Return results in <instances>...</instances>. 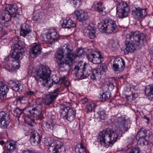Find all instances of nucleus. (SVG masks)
Wrapping results in <instances>:
<instances>
[{"label":"nucleus","instance_id":"nucleus-1","mask_svg":"<svg viewBox=\"0 0 153 153\" xmlns=\"http://www.w3.org/2000/svg\"><path fill=\"white\" fill-rule=\"evenodd\" d=\"M85 53L84 49L79 48L74 53L72 47L70 45H66L57 51L55 55L58 68L60 71H64L65 64L69 65L76 57L82 56Z\"/></svg>","mask_w":153,"mask_h":153},{"label":"nucleus","instance_id":"nucleus-2","mask_svg":"<svg viewBox=\"0 0 153 153\" xmlns=\"http://www.w3.org/2000/svg\"><path fill=\"white\" fill-rule=\"evenodd\" d=\"M16 39V40L15 39H13L14 44L12 55L6 58L4 62L2 63L4 68L10 72L19 68V65L18 60L22 59L25 52L24 46L23 45H20L21 42L17 41L18 38Z\"/></svg>","mask_w":153,"mask_h":153},{"label":"nucleus","instance_id":"nucleus-3","mask_svg":"<svg viewBox=\"0 0 153 153\" xmlns=\"http://www.w3.org/2000/svg\"><path fill=\"white\" fill-rule=\"evenodd\" d=\"M31 73L32 75L37 82H42L44 86L49 88L53 85L58 84L60 81L62 82L66 78L65 76H64L58 80L52 79L51 80V70L48 67L45 65L39 66L36 69H33L31 71Z\"/></svg>","mask_w":153,"mask_h":153},{"label":"nucleus","instance_id":"nucleus-4","mask_svg":"<svg viewBox=\"0 0 153 153\" xmlns=\"http://www.w3.org/2000/svg\"><path fill=\"white\" fill-rule=\"evenodd\" d=\"M147 43V40L143 33L139 32L130 33L126 36V47L124 52L127 53L133 52L136 50L135 44L136 46L141 48Z\"/></svg>","mask_w":153,"mask_h":153},{"label":"nucleus","instance_id":"nucleus-5","mask_svg":"<svg viewBox=\"0 0 153 153\" xmlns=\"http://www.w3.org/2000/svg\"><path fill=\"white\" fill-rule=\"evenodd\" d=\"M99 27L102 32L111 34L115 32L117 26L114 20L106 19L99 24Z\"/></svg>","mask_w":153,"mask_h":153},{"label":"nucleus","instance_id":"nucleus-6","mask_svg":"<svg viewBox=\"0 0 153 153\" xmlns=\"http://www.w3.org/2000/svg\"><path fill=\"white\" fill-rule=\"evenodd\" d=\"M87 57L90 61L95 64H100L103 60V54L99 50L92 51L91 49H88Z\"/></svg>","mask_w":153,"mask_h":153},{"label":"nucleus","instance_id":"nucleus-7","mask_svg":"<svg viewBox=\"0 0 153 153\" xmlns=\"http://www.w3.org/2000/svg\"><path fill=\"white\" fill-rule=\"evenodd\" d=\"M60 113L61 118L69 121H73L75 119L76 112L69 107L65 106L62 108Z\"/></svg>","mask_w":153,"mask_h":153},{"label":"nucleus","instance_id":"nucleus-8","mask_svg":"<svg viewBox=\"0 0 153 153\" xmlns=\"http://www.w3.org/2000/svg\"><path fill=\"white\" fill-rule=\"evenodd\" d=\"M62 90L61 88V85L58 84L57 87L52 92L47 94L43 103L45 105H49L51 104L56 99L58 96L60 94V92Z\"/></svg>","mask_w":153,"mask_h":153},{"label":"nucleus","instance_id":"nucleus-9","mask_svg":"<svg viewBox=\"0 0 153 153\" xmlns=\"http://www.w3.org/2000/svg\"><path fill=\"white\" fill-rule=\"evenodd\" d=\"M149 131L145 128H141L137 133V138L138 137V143L141 145H145L148 144L149 138L150 135Z\"/></svg>","mask_w":153,"mask_h":153},{"label":"nucleus","instance_id":"nucleus-10","mask_svg":"<svg viewBox=\"0 0 153 153\" xmlns=\"http://www.w3.org/2000/svg\"><path fill=\"white\" fill-rule=\"evenodd\" d=\"M110 137L109 129H107L100 132L99 139L101 145L107 147H108L110 145Z\"/></svg>","mask_w":153,"mask_h":153},{"label":"nucleus","instance_id":"nucleus-11","mask_svg":"<svg viewBox=\"0 0 153 153\" xmlns=\"http://www.w3.org/2000/svg\"><path fill=\"white\" fill-rule=\"evenodd\" d=\"M125 68V63L121 58H115L113 62L112 68L116 74H119L123 71Z\"/></svg>","mask_w":153,"mask_h":153},{"label":"nucleus","instance_id":"nucleus-12","mask_svg":"<svg viewBox=\"0 0 153 153\" xmlns=\"http://www.w3.org/2000/svg\"><path fill=\"white\" fill-rule=\"evenodd\" d=\"M17 11V10H3L1 19L3 20L6 19V21L11 20L12 17H15L19 15Z\"/></svg>","mask_w":153,"mask_h":153},{"label":"nucleus","instance_id":"nucleus-13","mask_svg":"<svg viewBox=\"0 0 153 153\" xmlns=\"http://www.w3.org/2000/svg\"><path fill=\"white\" fill-rule=\"evenodd\" d=\"M129 127L127 120H123L121 121H119L118 125L117 126V128L116 130L117 132H118L120 134H121L124 131H128Z\"/></svg>","mask_w":153,"mask_h":153},{"label":"nucleus","instance_id":"nucleus-14","mask_svg":"<svg viewBox=\"0 0 153 153\" xmlns=\"http://www.w3.org/2000/svg\"><path fill=\"white\" fill-rule=\"evenodd\" d=\"M65 149L63 143L57 144L53 147L50 146L48 149V153H65Z\"/></svg>","mask_w":153,"mask_h":153},{"label":"nucleus","instance_id":"nucleus-15","mask_svg":"<svg viewBox=\"0 0 153 153\" xmlns=\"http://www.w3.org/2000/svg\"><path fill=\"white\" fill-rule=\"evenodd\" d=\"M74 14L77 19L80 22H83L89 19L88 15L84 10H76Z\"/></svg>","mask_w":153,"mask_h":153},{"label":"nucleus","instance_id":"nucleus-16","mask_svg":"<svg viewBox=\"0 0 153 153\" xmlns=\"http://www.w3.org/2000/svg\"><path fill=\"white\" fill-rule=\"evenodd\" d=\"M41 51V46L39 44L34 43L31 46L30 52V56L32 58L39 54Z\"/></svg>","mask_w":153,"mask_h":153},{"label":"nucleus","instance_id":"nucleus-17","mask_svg":"<svg viewBox=\"0 0 153 153\" xmlns=\"http://www.w3.org/2000/svg\"><path fill=\"white\" fill-rule=\"evenodd\" d=\"M44 40L46 41L52 40L51 42L57 41L59 38V35L57 32L54 31L52 32H49L43 36Z\"/></svg>","mask_w":153,"mask_h":153},{"label":"nucleus","instance_id":"nucleus-18","mask_svg":"<svg viewBox=\"0 0 153 153\" xmlns=\"http://www.w3.org/2000/svg\"><path fill=\"white\" fill-rule=\"evenodd\" d=\"M83 32L87 33L89 38L91 39H94L97 35L95 27H91L90 25L85 28Z\"/></svg>","mask_w":153,"mask_h":153},{"label":"nucleus","instance_id":"nucleus-19","mask_svg":"<svg viewBox=\"0 0 153 153\" xmlns=\"http://www.w3.org/2000/svg\"><path fill=\"white\" fill-rule=\"evenodd\" d=\"M7 116V113L2 111L0 112V127L1 128H6L9 124V121L6 120Z\"/></svg>","mask_w":153,"mask_h":153},{"label":"nucleus","instance_id":"nucleus-20","mask_svg":"<svg viewBox=\"0 0 153 153\" xmlns=\"http://www.w3.org/2000/svg\"><path fill=\"white\" fill-rule=\"evenodd\" d=\"M9 88L8 85L2 81H0V98L3 100L6 97Z\"/></svg>","mask_w":153,"mask_h":153},{"label":"nucleus","instance_id":"nucleus-21","mask_svg":"<svg viewBox=\"0 0 153 153\" xmlns=\"http://www.w3.org/2000/svg\"><path fill=\"white\" fill-rule=\"evenodd\" d=\"M62 25L63 28L69 29L71 27H74L76 26V24L69 18H67L63 20Z\"/></svg>","mask_w":153,"mask_h":153},{"label":"nucleus","instance_id":"nucleus-22","mask_svg":"<svg viewBox=\"0 0 153 153\" xmlns=\"http://www.w3.org/2000/svg\"><path fill=\"white\" fill-rule=\"evenodd\" d=\"M42 138V134L39 131H34L31 138L32 141L36 144H38L41 142Z\"/></svg>","mask_w":153,"mask_h":153},{"label":"nucleus","instance_id":"nucleus-23","mask_svg":"<svg viewBox=\"0 0 153 153\" xmlns=\"http://www.w3.org/2000/svg\"><path fill=\"white\" fill-rule=\"evenodd\" d=\"M20 35L24 37L29 33L31 31L29 25L26 24L21 25L20 26Z\"/></svg>","mask_w":153,"mask_h":153},{"label":"nucleus","instance_id":"nucleus-24","mask_svg":"<svg viewBox=\"0 0 153 153\" xmlns=\"http://www.w3.org/2000/svg\"><path fill=\"white\" fill-rule=\"evenodd\" d=\"M109 131L111 139L110 145H112L117 141L118 136L120 134L118 132H117L116 130H114L109 129Z\"/></svg>","mask_w":153,"mask_h":153},{"label":"nucleus","instance_id":"nucleus-25","mask_svg":"<svg viewBox=\"0 0 153 153\" xmlns=\"http://www.w3.org/2000/svg\"><path fill=\"white\" fill-rule=\"evenodd\" d=\"M145 92L150 100H153V84L147 86L145 88Z\"/></svg>","mask_w":153,"mask_h":153},{"label":"nucleus","instance_id":"nucleus-26","mask_svg":"<svg viewBox=\"0 0 153 153\" xmlns=\"http://www.w3.org/2000/svg\"><path fill=\"white\" fill-rule=\"evenodd\" d=\"M73 71L76 74V76L80 79H82L87 77L85 75L84 69H82V68L80 69L77 68H74Z\"/></svg>","mask_w":153,"mask_h":153},{"label":"nucleus","instance_id":"nucleus-27","mask_svg":"<svg viewBox=\"0 0 153 153\" xmlns=\"http://www.w3.org/2000/svg\"><path fill=\"white\" fill-rule=\"evenodd\" d=\"M129 10H117L116 16L119 18H123L127 16Z\"/></svg>","mask_w":153,"mask_h":153},{"label":"nucleus","instance_id":"nucleus-28","mask_svg":"<svg viewBox=\"0 0 153 153\" xmlns=\"http://www.w3.org/2000/svg\"><path fill=\"white\" fill-rule=\"evenodd\" d=\"M28 112L30 114L33 115L34 116L38 117L40 118L42 117V111L37 109L35 108L32 107Z\"/></svg>","mask_w":153,"mask_h":153},{"label":"nucleus","instance_id":"nucleus-29","mask_svg":"<svg viewBox=\"0 0 153 153\" xmlns=\"http://www.w3.org/2000/svg\"><path fill=\"white\" fill-rule=\"evenodd\" d=\"M111 97V93L109 92H105L100 95L99 98L100 100L102 102H105L109 99Z\"/></svg>","mask_w":153,"mask_h":153},{"label":"nucleus","instance_id":"nucleus-30","mask_svg":"<svg viewBox=\"0 0 153 153\" xmlns=\"http://www.w3.org/2000/svg\"><path fill=\"white\" fill-rule=\"evenodd\" d=\"M98 69H95L92 71V74L90 77L93 80H96L100 77V73L99 72Z\"/></svg>","mask_w":153,"mask_h":153},{"label":"nucleus","instance_id":"nucleus-31","mask_svg":"<svg viewBox=\"0 0 153 153\" xmlns=\"http://www.w3.org/2000/svg\"><path fill=\"white\" fill-rule=\"evenodd\" d=\"M116 9L117 10H128L129 7L126 3L122 1L117 4Z\"/></svg>","mask_w":153,"mask_h":153},{"label":"nucleus","instance_id":"nucleus-32","mask_svg":"<svg viewBox=\"0 0 153 153\" xmlns=\"http://www.w3.org/2000/svg\"><path fill=\"white\" fill-rule=\"evenodd\" d=\"M56 125L51 121H48L46 123V128L48 131H53L56 128Z\"/></svg>","mask_w":153,"mask_h":153},{"label":"nucleus","instance_id":"nucleus-33","mask_svg":"<svg viewBox=\"0 0 153 153\" xmlns=\"http://www.w3.org/2000/svg\"><path fill=\"white\" fill-rule=\"evenodd\" d=\"M25 121V123L30 126H34L36 124L33 119L28 116H26L24 118Z\"/></svg>","mask_w":153,"mask_h":153},{"label":"nucleus","instance_id":"nucleus-34","mask_svg":"<svg viewBox=\"0 0 153 153\" xmlns=\"http://www.w3.org/2000/svg\"><path fill=\"white\" fill-rule=\"evenodd\" d=\"M16 142L13 141H11L10 142L9 146H7V149L11 153L16 149Z\"/></svg>","mask_w":153,"mask_h":153},{"label":"nucleus","instance_id":"nucleus-35","mask_svg":"<svg viewBox=\"0 0 153 153\" xmlns=\"http://www.w3.org/2000/svg\"><path fill=\"white\" fill-rule=\"evenodd\" d=\"M12 88L13 90L18 92H21L23 90L22 85L18 82L15 85H13Z\"/></svg>","mask_w":153,"mask_h":153},{"label":"nucleus","instance_id":"nucleus-36","mask_svg":"<svg viewBox=\"0 0 153 153\" xmlns=\"http://www.w3.org/2000/svg\"><path fill=\"white\" fill-rule=\"evenodd\" d=\"M92 8L94 10H103L105 8V7L103 6L101 2H94Z\"/></svg>","mask_w":153,"mask_h":153},{"label":"nucleus","instance_id":"nucleus-37","mask_svg":"<svg viewBox=\"0 0 153 153\" xmlns=\"http://www.w3.org/2000/svg\"><path fill=\"white\" fill-rule=\"evenodd\" d=\"M84 70L85 77H87L89 76L92 71V69L91 66L89 65H85V68H84Z\"/></svg>","mask_w":153,"mask_h":153},{"label":"nucleus","instance_id":"nucleus-38","mask_svg":"<svg viewBox=\"0 0 153 153\" xmlns=\"http://www.w3.org/2000/svg\"><path fill=\"white\" fill-rule=\"evenodd\" d=\"M37 11V10H34L33 14L32 19L35 22H39L41 20V16Z\"/></svg>","mask_w":153,"mask_h":153},{"label":"nucleus","instance_id":"nucleus-39","mask_svg":"<svg viewBox=\"0 0 153 153\" xmlns=\"http://www.w3.org/2000/svg\"><path fill=\"white\" fill-rule=\"evenodd\" d=\"M71 3H72L74 6L76 8L80 7L82 3V0H69Z\"/></svg>","mask_w":153,"mask_h":153},{"label":"nucleus","instance_id":"nucleus-40","mask_svg":"<svg viewBox=\"0 0 153 153\" xmlns=\"http://www.w3.org/2000/svg\"><path fill=\"white\" fill-rule=\"evenodd\" d=\"M96 106V104L94 103H91L88 104L86 107L87 112H88L94 111Z\"/></svg>","mask_w":153,"mask_h":153},{"label":"nucleus","instance_id":"nucleus-41","mask_svg":"<svg viewBox=\"0 0 153 153\" xmlns=\"http://www.w3.org/2000/svg\"><path fill=\"white\" fill-rule=\"evenodd\" d=\"M98 70L100 71V74H103L104 73H105L107 71V65L104 63L101 64L100 65V69Z\"/></svg>","mask_w":153,"mask_h":153},{"label":"nucleus","instance_id":"nucleus-42","mask_svg":"<svg viewBox=\"0 0 153 153\" xmlns=\"http://www.w3.org/2000/svg\"><path fill=\"white\" fill-rule=\"evenodd\" d=\"M19 9L18 5L16 4H7L6 5L5 10H18Z\"/></svg>","mask_w":153,"mask_h":153},{"label":"nucleus","instance_id":"nucleus-43","mask_svg":"<svg viewBox=\"0 0 153 153\" xmlns=\"http://www.w3.org/2000/svg\"><path fill=\"white\" fill-rule=\"evenodd\" d=\"M76 152L79 153H86V148L83 146L82 143H81L80 144V147L76 148Z\"/></svg>","mask_w":153,"mask_h":153},{"label":"nucleus","instance_id":"nucleus-44","mask_svg":"<svg viewBox=\"0 0 153 153\" xmlns=\"http://www.w3.org/2000/svg\"><path fill=\"white\" fill-rule=\"evenodd\" d=\"M118 44V43L117 41L111 40H110L109 42L108 46L110 48H112L118 46L119 45Z\"/></svg>","mask_w":153,"mask_h":153},{"label":"nucleus","instance_id":"nucleus-45","mask_svg":"<svg viewBox=\"0 0 153 153\" xmlns=\"http://www.w3.org/2000/svg\"><path fill=\"white\" fill-rule=\"evenodd\" d=\"M25 109H20L19 108H16L14 110L15 116L19 117L20 115L23 113Z\"/></svg>","mask_w":153,"mask_h":153},{"label":"nucleus","instance_id":"nucleus-46","mask_svg":"<svg viewBox=\"0 0 153 153\" xmlns=\"http://www.w3.org/2000/svg\"><path fill=\"white\" fill-rule=\"evenodd\" d=\"M26 100V97H22L17 98L15 101L13 102L14 105H16L18 103H21L22 102Z\"/></svg>","mask_w":153,"mask_h":153},{"label":"nucleus","instance_id":"nucleus-47","mask_svg":"<svg viewBox=\"0 0 153 153\" xmlns=\"http://www.w3.org/2000/svg\"><path fill=\"white\" fill-rule=\"evenodd\" d=\"M99 114V118L102 120H104L106 117V114L104 111H99L97 112Z\"/></svg>","mask_w":153,"mask_h":153},{"label":"nucleus","instance_id":"nucleus-48","mask_svg":"<svg viewBox=\"0 0 153 153\" xmlns=\"http://www.w3.org/2000/svg\"><path fill=\"white\" fill-rule=\"evenodd\" d=\"M132 12L139 17H142L143 16L142 10H133Z\"/></svg>","mask_w":153,"mask_h":153},{"label":"nucleus","instance_id":"nucleus-49","mask_svg":"<svg viewBox=\"0 0 153 153\" xmlns=\"http://www.w3.org/2000/svg\"><path fill=\"white\" fill-rule=\"evenodd\" d=\"M36 92V91H33L31 90L29 91L26 93L25 95L29 97H32L35 95Z\"/></svg>","mask_w":153,"mask_h":153},{"label":"nucleus","instance_id":"nucleus-50","mask_svg":"<svg viewBox=\"0 0 153 153\" xmlns=\"http://www.w3.org/2000/svg\"><path fill=\"white\" fill-rule=\"evenodd\" d=\"M85 65H86L85 63L83 62H79L78 64V65H76L75 66L74 68H82V69H84V68H85Z\"/></svg>","mask_w":153,"mask_h":153},{"label":"nucleus","instance_id":"nucleus-51","mask_svg":"<svg viewBox=\"0 0 153 153\" xmlns=\"http://www.w3.org/2000/svg\"><path fill=\"white\" fill-rule=\"evenodd\" d=\"M37 105L35 107H33L34 108H35L39 110L40 111H42V109H43L42 107V103H38V102L37 103Z\"/></svg>","mask_w":153,"mask_h":153},{"label":"nucleus","instance_id":"nucleus-52","mask_svg":"<svg viewBox=\"0 0 153 153\" xmlns=\"http://www.w3.org/2000/svg\"><path fill=\"white\" fill-rule=\"evenodd\" d=\"M18 82V81L15 80H10L9 81V84L12 88L13 85H15Z\"/></svg>","mask_w":153,"mask_h":153},{"label":"nucleus","instance_id":"nucleus-53","mask_svg":"<svg viewBox=\"0 0 153 153\" xmlns=\"http://www.w3.org/2000/svg\"><path fill=\"white\" fill-rule=\"evenodd\" d=\"M106 85L108 86V88L110 89H113L114 88V85L113 83L111 82H107L106 83Z\"/></svg>","mask_w":153,"mask_h":153},{"label":"nucleus","instance_id":"nucleus-54","mask_svg":"<svg viewBox=\"0 0 153 153\" xmlns=\"http://www.w3.org/2000/svg\"><path fill=\"white\" fill-rule=\"evenodd\" d=\"M70 84V82L69 81H66L64 83V85L65 86V88L66 89H68V86Z\"/></svg>","mask_w":153,"mask_h":153},{"label":"nucleus","instance_id":"nucleus-55","mask_svg":"<svg viewBox=\"0 0 153 153\" xmlns=\"http://www.w3.org/2000/svg\"><path fill=\"white\" fill-rule=\"evenodd\" d=\"M129 153H140L139 150L136 149H131Z\"/></svg>","mask_w":153,"mask_h":153},{"label":"nucleus","instance_id":"nucleus-56","mask_svg":"<svg viewBox=\"0 0 153 153\" xmlns=\"http://www.w3.org/2000/svg\"><path fill=\"white\" fill-rule=\"evenodd\" d=\"M97 12L100 14L102 15H105L106 13V11H103L104 10H96Z\"/></svg>","mask_w":153,"mask_h":153},{"label":"nucleus","instance_id":"nucleus-57","mask_svg":"<svg viewBox=\"0 0 153 153\" xmlns=\"http://www.w3.org/2000/svg\"><path fill=\"white\" fill-rule=\"evenodd\" d=\"M88 101V100L86 98L82 99L80 100L81 103L83 104L86 103Z\"/></svg>","mask_w":153,"mask_h":153},{"label":"nucleus","instance_id":"nucleus-58","mask_svg":"<svg viewBox=\"0 0 153 153\" xmlns=\"http://www.w3.org/2000/svg\"><path fill=\"white\" fill-rule=\"evenodd\" d=\"M22 153H35L33 152L32 150H24L22 151Z\"/></svg>","mask_w":153,"mask_h":153},{"label":"nucleus","instance_id":"nucleus-59","mask_svg":"<svg viewBox=\"0 0 153 153\" xmlns=\"http://www.w3.org/2000/svg\"><path fill=\"white\" fill-rule=\"evenodd\" d=\"M132 8L134 10V9H135V10H147V9H141L140 7L136 8L135 7H133Z\"/></svg>","mask_w":153,"mask_h":153},{"label":"nucleus","instance_id":"nucleus-60","mask_svg":"<svg viewBox=\"0 0 153 153\" xmlns=\"http://www.w3.org/2000/svg\"><path fill=\"white\" fill-rule=\"evenodd\" d=\"M144 118L146 119L147 120V123H149V121L150 120V119L149 118V117H147L145 115L144 116Z\"/></svg>","mask_w":153,"mask_h":153},{"label":"nucleus","instance_id":"nucleus-61","mask_svg":"<svg viewBox=\"0 0 153 153\" xmlns=\"http://www.w3.org/2000/svg\"><path fill=\"white\" fill-rule=\"evenodd\" d=\"M5 143V142L3 140H1V141H0V144L1 145H3Z\"/></svg>","mask_w":153,"mask_h":153},{"label":"nucleus","instance_id":"nucleus-62","mask_svg":"<svg viewBox=\"0 0 153 153\" xmlns=\"http://www.w3.org/2000/svg\"><path fill=\"white\" fill-rule=\"evenodd\" d=\"M3 30V26L0 23V32L2 31Z\"/></svg>","mask_w":153,"mask_h":153},{"label":"nucleus","instance_id":"nucleus-63","mask_svg":"<svg viewBox=\"0 0 153 153\" xmlns=\"http://www.w3.org/2000/svg\"><path fill=\"white\" fill-rule=\"evenodd\" d=\"M32 131V130L29 129V131H28V132H29V131L31 132Z\"/></svg>","mask_w":153,"mask_h":153},{"label":"nucleus","instance_id":"nucleus-64","mask_svg":"<svg viewBox=\"0 0 153 153\" xmlns=\"http://www.w3.org/2000/svg\"><path fill=\"white\" fill-rule=\"evenodd\" d=\"M55 77H56V79L57 78V77H56V76Z\"/></svg>","mask_w":153,"mask_h":153}]
</instances>
